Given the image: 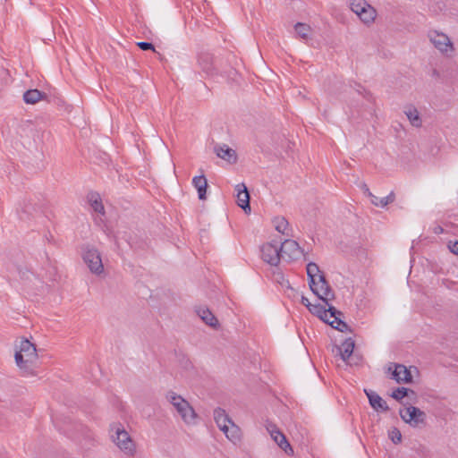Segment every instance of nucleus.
Listing matches in <instances>:
<instances>
[{"instance_id": "4be33fe9", "label": "nucleus", "mask_w": 458, "mask_h": 458, "mask_svg": "<svg viewBox=\"0 0 458 458\" xmlns=\"http://www.w3.org/2000/svg\"><path fill=\"white\" fill-rule=\"evenodd\" d=\"M275 229L285 236L292 235V229L289 227L288 221L284 216H276L272 221Z\"/></svg>"}, {"instance_id": "5701e85b", "label": "nucleus", "mask_w": 458, "mask_h": 458, "mask_svg": "<svg viewBox=\"0 0 458 458\" xmlns=\"http://www.w3.org/2000/svg\"><path fill=\"white\" fill-rule=\"evenodd\" d=\"M197 314L207 325L212 327H216L218 326V320L208 308H199L197 310Z\"/></svg>"}, {"instance_id": "412c9836", "label": "nucleus", "mask_w": 458, "mask_h": 458, "mask_svg": "<svg viewBox=\"0 0 458 458\" xmlns=\"http://www.w3.org/2000/svg\"><path fill=\"white\" fill-rule=\"evenodd\" d=\"M270 437L286 454H292L293 453L291 445L280 430L271 432Z\"/></svg>"}, {"instance_id": "473e14b6", "label": "nucleus", "mask_w": 458, "mask_h": 458, "mask_svg": "<svg viewBox=\"0 0 458 458\" xmlns=\"http://www.w3.org/2000/svg\"><path fill=\"white\" fill-rule=\"evenodd\" d=\"M449 250L458 256V241L448 244Z\"/></svg>"}, {"instance_id": "9b49d317", "label": "nucleus", "mask_w": 458, "mask_h": 458, "mask_svg": "<svg viewBox=\"0 0 458 458\" xmlns=\"http://www.w3.org/2000/svg\"><path fill=\"white\" fill-rule=\"evenodd\" d=\"M86 199L90 208L98 215L95 218L96 223L98 225H101L104 224L106 210L100 194L97 191H91L87 194Z\"/></svg>"}, {"instance_id": "c85d7f7f", "label": "nucleus", "mask_w": 458, "mask_h": 458, "mask_svg": "<svg viewBox=\"0 0 458 458\" xmlns=\"http://www.w3.org/2000/svg\"><path fill=\"white\" fill-rule=\"evenodd\" d=\"M199 65L201 67V69L203 70V72L208 73L211 72L212 70V58L208 54H205V55H201L199 57Z\"/></svg>"}, {"instance_id": "2eb2a0df", "label": "nucleus", "mask_w": 458, "mask_h": 458, "mask_svg": "<svg viewBox=\"0 0 458 458\" xmlns=\"http://www.w3.org/2000/svg\"><path fill=\"white\" fill-rule=\"evenodd\" d=\"M235 191H237L236 198L238 206L242 208L245 213H250L251 209L247 187L243 183H239L235 186Z\"/></svg>"}, {"instance_id": "393cba45", "label": "nucleus", "mask_w": 458, "mask_h": 458, "mask_svg": "<svg viewBox=\"0 0 458 458\" xmlns=\"http://www.w3.org/2000/svg\"><path fill=\"white\" fill-rule=\"evenodd\" d=\"M307 276L309 278V284L310 286H312V284H314V281H317L319 278V276H324V274L320 271L316 263L310 262L307 265Z\"/></svg>"}, {"instance_id": "39448f33", "label": "nucleus", "mask_w": 458, "mask_h": 458, "mask_svg": "<svg viewBox=\"0 0 458 458\" xmlns=\"http://www.w3.org/2000/svg\"><path fill=\"white\" fill-rule=\"evenodd\" d=\"M350 8L367 26L373 24L377 15V10L366 0H351Z\"/></svg>"}, {"instance_id": "72a5a7b5", "label": "nucleus", "mask_w": 458, "mask_h": 458, "mask_svg": "<svg viewBox=\"0 0 458 458\" xmlns=\"http://www.w3.org/2000/svg\"><path fill=\"white\" fill-rule=\"evenodd\" d=\"M266 428H267V432L269 433V435H271V432H273V431H277V430H279V429L276 428V425H274V424H273V423H271V422H267V423L266 424Z\"/></svg>"}, {"instance_id": "f8f14e48", "label": "nucleus", "mask_w": 458, "mask_h": 458, "mask_svg": "<svg viewBox=\"0 0 458 458\" xmlns=\"http://www.w3.org/2000/svg\"><path fill=\"white\" fill-rule=\"evenodd\" d=\"M279 242L282 259L288 262L293 259H296L301 253L297 242L288 239H285L284 242L280 240Z\"/></svg>"}, {"instance_id": "6e6552de", "label": "nucleus", "mask_w": 458, "mask_h": 458, "mask_svg": "<svg viewBox=\"0 0 458 458\" xmlns=\"http://www.w3.org/2000/svg\"><path fill=\"white\" fill-rule=\"evenodd\" d=\"M429 41L442 54L451 56L454 51V45L447 35L433 30L428 33Z\"/></svg>"}, {"instance_id": "f257e3e1", "label": "nucleus", "mask_w": 458, "mask_h": 458, "mask_svg": "<svg viewBox=\"0 0 458 458\" xmlns=\"http://www.w3.org/2000/svg\"><path fill=\"white\" fill-rule=\"evenodd\" d=\"M110 437L112 442L122 453L127 456H134L136 454V444L121 423H114L111 425Z\"/></svg>"}, {"instance_id": "b1692460", "label": "nucleus", "mask_w": 458, "mask_h": 458, "mask_svg": "<svg viewBox=\"0 0 458 458\" xmlns=\"http://www.w3.org/2000/svg\"><path fill=\"white\" fill-rule=\"evenodd\" d=\"M369 198L374 206L384 208L394 200V194L393 191H391L387 196L384 198H378L371 192H369Z\"/></svg>"}, {"instance_id": "a878e982", "label": "nucleus", "mask_w": 458, "mask_h": 458, "mask_svg": "<svg viewBox=\"0 0 458 458\" xmlns=\"http://www.w3.org/2000/svg\"><path fill=\"white\" fill-rule=\"evenodd\" d=\"M46 95L38 89H29L23 94V100L27 104H36Z\"/></svg>"}, {"instance_id": "6ab92c4d", "label": "nucleus", "mask_w": 458, "mask_h": 458, "mask_svg": "<svg viewBox=\"0 0 458 458\" xmlns=\"http://www.w3.org/2000/svg\"><path fill=\"white\" fill-rule=\"evenodd\" d=\"M403 113L413 127L420 128L422 126V119L420 112L414 106H406L403 109Z\"/></svg>"}, {"instance_id": "f704fd0d", "label": "nucleus", "mask_w": 458, "mask_h": 458, "mask_svg": "<svg viewBox=\"0 0 458 458\" xmlns=\"http://www.w3.org/2000/svg\"><path fill=\"white\" fill-rule=\"evenodd\" d=\"M360 187L361 189V191H363V193L369 197V192H371L368 187V185L364 182L360 183Z\"/></svg>"}, {"instance_id": "7c9ffc66", "label": "nucleus", "mask_w": 458, "mask_h": 458, "mask_svg": "<svg viewBox=\"0 0 458 458\" xmlns=\"http://www.w3.org/2000/svg\"><path fill=\"white\" fill-rule=\"evenodd\" d=\"M389 437L394 444H399L402 441V434L396 428H394L389 431Z\"/></svg>"}, {"instance_id": "7ed1b4c3", "label": "nucleus", "mask_w": 458, "mask_h": 458, "mask_svg": "<svg viewBox=\"0 0 458 458\" xmlns=\"http://www.w3.org/2000/svg\"><path fill=\"white\" fill-rule=\"evenodd\" d=\"M14 355L15 362L21 369L29 370L38 359L35 345L27 339H22Z\"/></svg>"}, {"instance_id": "423d86ee", "label": "nucleus", "mask_w": 458, "mask_h": 458, "mask_svg": "<svg viewBox=\"0 0 458 458\" xmlns=\"http://www.w3.org/2000/svg\"><path fill=\"white\" fill-rule=\"evenodd\" d=\"M82 259L91 273L98 276L104 272L100 252L95 247L89 245L83 247Z\"/></svg>"}, {"instance_id": "cd10ccee", "label": "nucleus", "mask_w": 458, "mask_h": 458, "mask_svg": "<svg viewBox=\"0 0 458 458\" xmlns=\"http://www.w3.org/2000/svg\"><path fill=\"white\" fill-rule=\"evenodd\" d=\"M296 34L302 39H308L311 34V28L307 23L297 22L294 26Z\"/></svg>"}, {"instance_id": "2f4dec72", "label": "nucleus", "mask_w": 458, "mask_h": 458, "mask_svg": "<svg viewBox=\"0 0 458 458\" xmlns=\"http://www.w3.org/2000/svg\"><path fill=\"white\" fill-rule=\"evenodd\" d=\"M137 46H138L141 50H143V51H147V50L156 51V50H155V47L153 46V44L148 43V42H144V41L138 42V43H137Z\"/></svg>"}, {"instance_id": "1a4fd4ad", "label": "nucleus", "mask_w": 458, "mask_h": 458, "mask_svg": "<svg viewBox=\"0 0 458 458\" xmlns=\"http://www.w3.org/2000/svg\"><path fill=\"white\" fill-rule=\"evenodd\" d=\"M260 251L262 259L271 266H277L282 259L279 241H273L263 244Z\"/></svg>"}, {"instance_id": "0eeeda50", "label": "nucleus", "mask_w": 458, "mask_h": 458, "mask_svg": "<svg viewBox=\"0 0 458 458\" xmlns=\"http://www.w3.org/2000/svg\"><path fill=\"white\" fill-rule=\"evenodd\" d=\"M400 417L402 420L412 428H419L425 425L427 415L418 407L410 405L400 409Z\"/></svg>"}, {"instance_id": "aec40b11", "label": "nucleus", "mask_w": 458, "mask_h": 458, "mask_svg": "<svg viewBox=\"0 0 458 458\" xmlns=\"http://www.w3.org/2000/svg\"><path fill=\"white\" fill-rule=\"evenodd\" d=\"M354 346V341L352 338H347L340 346L336 347L337 352L344 361H347V360L352 356Z\"/></svg>"}, {"instance_id": "c756f323", "label": "nucleus", "mask_w": 458, "mask_h": 458, "mask_svg": "<svg viewBox=\"0 0 458 458\" xmlns=\"http://www.w3.org/2000/svg\"><path fill=\"white\" fill-rule=\"evenodd\" d=\"M408 388L405 387H398L396 388L391 394V396L395 400H402L408 394Z\"/></svg>"}, {"instance_id": "4468645a", "label": "nucleus", "mask_w": 458, "mask_h": 458, "mask_svg": "<svg viewBox=\"0 0 458 458\" xmlns=\"http://www.w3.org/2000/svg\"><path fill=\"white\" fill-rule=\"evenodd\" d=\"M213 151L217 157L229 164H234L237 162L238 157L236 151L226 144H216Z\"/></svg>"}, {"instance_id": "9d476101", "label": "nucleus", "mask_w": 458, "mask_h": 458, "mask_svg": "<svg viewBox=\"0 0 458 458\" xmlns=\"http://www.w3.org/2000/svg\"><path fill=\"white\" fill-rule=\"evenodd\" d=\"M310 287L312 293L322 300L325 304H327V301L335 298V293L326 280L325 276H319V278L314 281V284Z\"/></svg>"}, {"instance_id": "f03ea898", "label": "nucleus", "mask_w": 458, "mask_h": 458, "mask_svg": "<svg viewBox=\"0 0 458 458\" xmlns=\"http://www.w3.org/2000/svg\"><path fill=\"white\" fill-rule=\"evenodd\" d=\"M165 398L175 409L185 424H197L198 415L188 401L173 391H169Z\"/></svg>"}, {"instance_id": "a211bd4d", "label": "nucleus", "mask_w": 458, "mask_h": 458, "mask_svg": "<svg viewBox=\"0 0 458 458\" xmlns=\"http://www.w3.org/2000/svg\"><path fill=\"white\" fill-rule=\"evenodd\" d=\"M365 393L369 398V404L375 409L377 411H386L389 407L385 400H383L377 393L372 391H366Z\"/></svg>"}, {"instance_id": "c9c22d12", "label": "nucleus", "mask_w": 458, "mask_h": 458, "mask_svg": "<svg viewBox=\"0 0 458 458\" xmlns=\"http://www.w3.org/2000/svg\"><path fill=\"white\" fill-rule=\"evenodd\" d=\"M301 303L306 306L309 310L313 305L310 302L309 299L305 296H301Z\"/></svg>"}, {"instance_id": "f3484780", "label": "nucleus", "mask_w": 458, "mask_h": 458, "mask_svg": "<svg viewBox=\"0 0 458 458\" xmlns=\"http://www.w3.org/2000/svg\"><path fill=\"white\" fill-rule=\"evenodd\" d=\"M392 376L398 383H411L412 381V376L410 369L403 364H396L394 366Z\"/></svg>"}, {"instance_id": "bb28decb", "label": "nucleus", "mask_w": 458, "mask_h": 458, "mask_svg": "<svg viewBox=\"0 0 458 458\" xmlns=\"http://www.w3.org/2000/svg\"><path fill=\"white\" fill-rule=\"evenodd\" d=\"M340 316L341 315L339 314H335V316L332 317V318H329L327 324H329L333 328L337 329L340 332H346L347 330H349V326L340 318Z\"/></svg>"}, {"instance_id": "ddd939ff", "label": "nucleus", "mask_w": 458, "mask_h": 458, "mask_svg": "<svg viewBox=\"0 0 458 458\" xmlns=\"http://www.w3.org/2000/svg\"><path fill=\"white\" fill-rule=\"evenodd\" d=\"M310 311L319 318L323 322L327 323L329 318L335 316V314L342 315L340 311H338L335 307L329 305L328 303L326 305L322 304H313L310 308Z\"/></svg>"}, {"instance_id": "20e7f679", "label": "nucleus", "mask_w": 458, "mask_h": 458, "mask_svg": "<svg viewBox=\"0 0 458 458\" xmlns=\"http://www.w3.org/2000/svg\"><path fill=\"white\" fill-rule=\"evenodd\" d=\"M214 420L217 427L225 433L228 439L233 442L240 439L241 434L239 427L229 418L225 410L221 408L216 409L214 411Z\"/></svg>"}, {"instance_id": "dca6fc26", "label": "nucleus", "mask_w": 458, "mask_h": 458, "mask_svg": "<svg viewBox=\"0 0 458 458\" xmlns=\"http://www.w3.org/2000/svg\"><path fill=\"white\" fill-rule=\"evenodd\" d=\"M192 185L198 192L199 199H207V190L208 188V183L204 174L194 176L192 178Z\"/></svg>"}]
</instances>
